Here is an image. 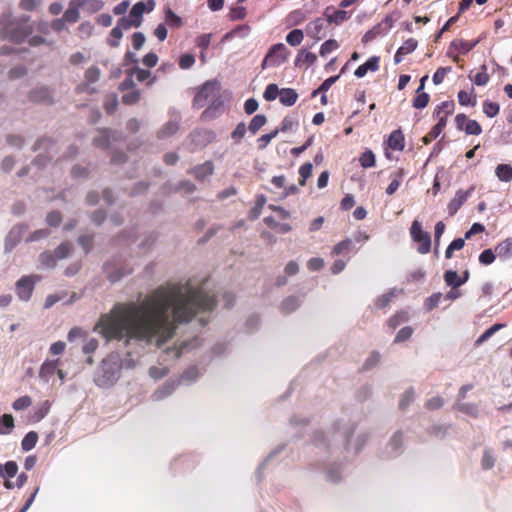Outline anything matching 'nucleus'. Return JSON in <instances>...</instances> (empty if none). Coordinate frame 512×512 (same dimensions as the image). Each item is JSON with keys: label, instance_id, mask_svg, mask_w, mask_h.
<instances>
[{"label": "nucleus", "instance_id": "1", "mask_svg": "<svg viewBox=\"0 0 512 512\" xmlns=\"http://www.w3.org/2000/svg\"><path fill=\"white\" fill-rule=\"evenodd\" d=\"M216 304L212 295L189 284L159 287L140 304L117 303L95 326L107 340L136 339L161 345L175 334L177 323L189 322L197 312L210 311Z\"/></svg>", "mask_w": 512, "mask_h": 512}, {"label": "nucleus", "instance_id": "2", "mask_svg": "<svg viewBox=\"0 0 512 512\" xmlns=\"http://www.w3.org/2000/svg\"><path fill=\"white\" fill-rule=\"evenodd\" d=\"M121 359L117 354H110L103 359L99 371L95 375V383L101 388L113 386L120 377Z\"/></svg>", "mask_w": 512, "mask_h": 512}, {"label": "nucleus", "instance_id": "3", "mask_svg": "<svg viewBox=\"0 0 512 512\" xmlns=\"http://www.w3.org/2000/svg\"><path fill=\"white\" fill-rule=\"evenodd\" d=\"M33 32V27L25 21H12L0 29V40L22 43Z\"/></svg>", "mask_w": 512, "mask_h": 512}, {"label": "nucleus", "instance_id": "4", "mask_svg": "<svg viewBox=\"0 0 512 512\" xmlns=\"http://www.w3.org/2000/svg\"><path fill=\"white\" fill-rule=\"evenodd\" d=\"M289 55L290 52L283 43L274 44L265 55L261 67L262 69L278 67L288 60Z\"/></svg>", "mask_w": 512, "mask_h": 512}, {"label": "nucleus", "instance_id": "5", "mask_svg": "<svg viewBox=\"0 0 512 512\" xmlns=\"http://www.w3.org/2000/svg\"><path fill=\"white\" fill-rule=\"evenodd\" d=\"M410 235L412 240L418 244L417 251L420 254H427L431 249V236L422 229V225L418 220H414L410 227Z\"/></svg>", "mask_w": 512, "mask_h": 512}, {"label": "nucleus", "instance_id": "6", "mask_svg": "<svg viewBox=\"0 0 512 512\" xmlns=\"http://www.w3.org/2000/svg\"><path fill=\"white\" fill-rule=\"evenodd\" d=\"M219 89L220 86L217 81L205 82L197 91L193 99L194 107L198 109L205 107L209 100H212L217 96Z\"/></svg>", "mask_w": 512, "mask_h": 512}, {"label": "nucleus", "instance_id": "7", "mask_svg": "<svg viewBox=\"0 0 512 512\" xmlns=\"http://www.w3.org/2000/svg\"><path fill=\"white\" fill-rule=\"evenodd\" d=\"M38 275H29L21 277L15 285L16 294L22 301H28L34 291L35 284L40 281Z\"/></svg>", "mask_w": 512, "mask_h": 512}, {"label": "nucleus", "instance_id": "8", "mask_svg": "<svg viewBox=\"0 0 512 512\" xmlns=\"http://www.w3.org/2000/svg\"><path fill=\"white\" fill-rule=\"evenodd\" d=\"M326 17H318L315 20L309 22L306 26V33L309 37L313 38L316 41H320L324 37H326V27H327Z\"/></svg>", "mask_w": 512, "mask_h": 512}, {"label": "nucleus", "instance_id": "9", "mask_svg": "<svg viewBox=\"0 0 512 512\" xmlns=\"http://www.w3.org/2000/svg\"><path fill=\"white\" fill-rule=\"evenodd\" d=\"M323 16L326 17L328 24L340 25L350 18V14L343 10H336L333 6H328L323 12Z\"/></svg>", "mask_w": 512, "mask_h": 512}, {"label": "nucleus", "instance_id": "10", "mask_svg": "<svg viewBox=\"0 0 512 512\" xmlns=\"http://www.w3.org/2000/svg\"><path fill=\"white\" fill-rule=\"evenodd\" d=\"M473 190L474 188L471 187L468 190H458L456 192L454 198L449 202L447 207L450 216H453L457 213L461 206L467 201Z\"/></svg>", "mask_w": 512, "mask_h": 512}, {"label": "nucleus", "instance_id": "11", "mask_svg": "<svg viewBox=\"0 0 512 512\" xmlns=\"http://www.w3.org/2000/svg\"><path fill=\"white\" fill-rule=\"evenodd\" d=\"M131 28V23L128 18L122 17L118 20L117 26L114 27L110 32V39H108V44L111 47H117L119 45V40L122 38L123 33L122 29Z\"/></svg>", "mask_w": 512, "mask_h": 512}, {"label": "nucleus", "instance_id": "12", "mask_svg": "<svg viewBox=\"0 0 512 512\" xmlns=\"http://www.w3.org/2000/svg\"><path fill=\"white\" fill-rule=\"evenodd\" d=\"M380 57L372 56L364 64L360 65L354 72L358 78L364 77L368 71L376 72L379 70Z\"/></svg>", "mask_w": 512, "mask_h": 512}, {"label": "nucleus", "instance_id": "13", "mask_svg": "<svg viewBox=\"0 0 512 512\" xmlns=\"http://www.w3.org/2000/svg\"><path fill=\"white\" fill-rule=\"evenodd\" d=\"M387 145L394 151H402L405 147V137L401 129L391 132L387 140Z\"/></svg>", "mask_w": 512, "mask_h": 512}, {"label": "nucleus", "instance_id": "14", "mask_svg": "<svg viewBox=\"0 0 512 512\" xmlns=\"http://www.w3.org/2000/svg\"><path fill=\"white\" fill-rule=\"evenodd\" d=\"M178 382L169 380L166 381L161 387H159L153 394L152 399L154 401H160L170 396L176 389Z\"/></svg>", "mask_w": 512, "mask_h": 512}, {"label": "nucleus", "instance_id": "15", "mask_svg": "<svg viewBox=\"0 0 512 512\" xmlns=\"http://www.w3.org/2000/svg\"><path fill=\"white\" fill-rule=\"evenodd\" d=\"M418 46V42L414 38H409L398 48L395 53L394 60L395 63H400L402 61L403 56L412 53Z\"/></svg>", "mask_w": 512, "mask_h": 512}, {"label": "nucleus", "instance_id": "16", "mask_svg": "<svg viewBox=\"0 0 512 512\" xmlns=\"http://www.w3.org/2000/svg\"><path fill=\"white\" fill-rule=\"evenodd\" d=\"M478 44V41H467L463 39H455L450 43L449 46V54H451L452 50H455L456 52L460 54H466L469 51H471L476 45Z\"/></svg>", "mask_w": 512, "mask_h": 512}, {"label": "nucleus", "instance_id": "17", "mask_svg": "<svg viewBox=\"0 0 512 512\" xmlns=\"http://www.w3.org/2000/svg\"><path fill=\"white\" fill-rule=\"evenodd\" d=\"M497 257L502 260H509L512 258V237H508L499 242L495 247Z\"/></svg>", "mask_w": 512, "mask_h": 512}, {"label": "nucleus", "instance_id": "18", "mask_svg": "<svg viewBox=\"0 0 512 512\" xmlns=\"http://www.w3.org/2000/svg\"><path fill=\"white\" fill-rule=\"evenodd\" d=\"M214 172V165L211 161H206L203 164H200L194 167L190 173L194 175L197 180H204L206 177L212 175Z\"/></svg>", "mask_w": 512, "mask_h": 512}, {"label": "nucleus", "instance_id": "19", "mask_svg": "<svg viewBox=\"0 0 512 512\" xmlns=\"http://www.w3.org/2000/svg\"><path fill=\"white\" fill-rule=\"evenodd\" d=\"M59 365V359L56 360H46L40 367L39 377L48 381L49 378L57 371Z\"/></svg>", "mask_w": 512, "mask_h": 512}, {"label": "nucleus", "instance_id": "20", "mask_svg": "<svg viewBox=\"0 0 512 512\" xmlns=\"http://www.w3.org/2000/svg\"><path fill=\"white\" fill-rule=\"evenodd\" d=\"M145 11V4L143 2H138L136 3L132 9L130 10V14H129V21L131 23V27L134 26V27H138L140 26L141 22H142V15Z\"/></svg>", "mask_w": 512, "mask_h": 512}, {"label": "nucleus", "instance_id": "21", "mask_svg": "<svg viewBox=\"0 0 512 512\" xmlns=\"http://www.w3.org/2000/svg\"><path fill=\"white\" fill-rule=\"evenodd\" d=\"M112 131L109 129H101L99 130V135L93 139V144L95 147L101 149H107L110 146V141L112 137Z\"/></svg>", "mask_w": 512, "mask_h": 512}, {"label": "nucleus", "instance_id": "22", "mask_svg": "<svg viewBox=\"0 0 512 512\" xmlns=\"http://www.w3.org/2000/svg\"><path fill=\"white\" fill-rule=\"evenodd\" d=\"M76 2L80 8L89 14L99 12L104 6L102 0H76Z\"/></svg>", "mask_w": 512, "mask_h": 512}, {"label": "nucleus", "instance_id": "23", "mask_svg": "<svg viewBox=\"0 0 512 512\" xmlns=\"http://www.w3.org/2000/svg\"><path fill=\"white\" fill-rule=\"evenodd\" d=\"M79 9L80 7L78 6L76 0H71L69 2L68 9L64 12L62 18L65 20V22L76 23L80 18Z\"/></svg>", "mask_w": 512, "mask_h": 512}, {"label": "nucleus", "instance_id": "24", "mask_svg": "<svg viewBox=\"0 0 512 512\" xmlns=\"http://www.w3.org/2000/svg\"><path fill=\"white\" fill-rule=\"evenodd\" d=\"M279 99L281 104L285 106H293L298 100V94L292 88H282L280 90Z\"/></svg>", "mask_w": 512, "mask_h": 512}, {"label": "nucleus", "instance_id": "25", "mask_svg": "<svg viewBox=\"0 0 512 512\" xmlns=\"http://www.w3.org/2000/svg\"><path fill=\"white\" fill-rule=\"evenodd\" d=\"M455 103L453 100L444 101L434 109L433 116H442L448 118L454 113Z\"/></svg>", "mask_w": 512, "mask_h": 512}, {"label": "nucleus", "instance_id": "26", "mask_svg": "<svg viewBox=\"0 0 512 512\" xmlns=\"http://www.w3.org/2000/svg\"><path fill=\"white\" fill-rule=\"evenodd\" d=\"M353 248H354L353 241L349 238H346V239L340 241L339 243H337L333 247L331 254L333 256L347 255L353 250Z\"/></svg>", "mask_w": 512, "mask_h": 512}, {"label": "nucleus", "instance_id": "27", "mask_svg": "<svg viewBox=\"0 0 512 512\" xmlns=\"http://www.w3.org/2000/svg\"><path fill=\"white\" fill-rule=\"evenodd\" d=\"M316 61H317L316 54L302 49L299 51V53L296 57L295 66H302V65L311 66Z\"/></svg>", "mask_w": 512, "mask_h": 512}, {"label": "nucleus", "instance_id": "28", "mask_svg": "<svg viewBox=\"0 0 512 512\" xmlns=\"http://www.w3.org/2000/svg\"><path fill=\"white\" fill-rule=\"evenodd\" d=\"M29 98L33 102L51 103V94L47 88H39L30 92Z\"/></svg>", "mask_w": 512, "mask_h": 512}, {"label": "nucleus", "instance_id": "29", "mask_svg": "<svg viewBox=\"0 0 512 512\" xmlns=\"http://www.w3.org/2000/svg\"><path fill=\"white\" fill-rule=\"evenodd\" d=\"M405 175V171L403 168L398 169L393 175H392V181L386 188V193L388 195H393L399 188L403 177Z\"/></svg>", "mask_w": 512, "mask_h": 512}, {"label": "nucleus", "instance_id": "30", "mask_svg": "<svg viewBox=\"0 0 512 512\" xmlns=\"http://www.w3.org/2000/svg\"><path fill=\"white\" fill-rule=\"evenodd\" d=\"M458 101L462 106H475L476 95L474 94V88L472 87L470 91L460 90L458 92Z\"/></svg>", "mask_w": 512, "mask_h": 512}, {"label": "nucleus", "instance_id": "31", "mask_svg": "<svg viewBox=\"0 0 512 512\" xmlns=\"http://www.w3.org/2000/svg\"><path fill=\"white\" fill-rule=\"evenodd\" d=\"M14 428V418L11 414L0 416V435L10 434Z\"/></svg>", "mask_w": 512, "mask_h": 512}, {"label": "nucleus", "instance_id": "32", "mask_svg": "<svg viewBox=\"0 0 512 512\" xmlns=\"http://www.w3.org/2000/svg\"><path fill=\"white\" fill-rule=\"evenodd\" d=\"M410 316L407 311H399L395 313L392 317L388 320V326L391 329H396L400 324L407 322L409 320Z\"/></svg>", "mask_w": 512, "mask_h": 512}, {"label": "nucleus", "instance_id": "33", "mask_svg": "<svg viewBox=\"0 0 512 512\" xmlns=\"http://www.w3.org/2000/svg\"><path fill=\"white\" fill-rule=\"evenodd\" d=\"M18 472V465L15 461H8L0 465V476L3 478H13Z\"/></svg>", "mask_w": 512, "mask_h": 512}, {"label": "nucleus", "instance_id": "34", "mask_svg": "<svg viewBox=\"0 0 512 512\" xmlns=\"http://www.w3.org/2000/svg\"><path fill=\"white\" fill-rule=\"evenodd\" d=\"M38 441V434L35 431L28 432L21 442V448L23 451L27 452L32 450Z\"/></svg>", "mask_w": 512, "mask_h": 512}, {"label": "nucleus", "instance_id": "35", "mask_svg": "<svg viewBox=\"0 0 512 512\" xmlns=\"http://www.w3.org/2000/svg\"><path fill=\"white\" fill-rule=\"evenodd\" d=\"M496 175L503 182L512 180V167L509 164H499L496 167Z\"/></svg>", "mask_w": 512, "mask_h": 512}, {"label": "nucleus", "instance_id": "36", "mask_svg": "<svg viewBox=\"0 0 512 512\" xmlns=\"http://www.w3.org/2000/svg\"><path fill=\"white\" fill-rule=\"evenodd\" d=\"M414 399L415 391L412 387H410L401 395L399 401V409L402 411L406 410L409 407V405L414 401Z\"/></svg>", "mask_w": 512, "mask_h": 512}, {"label": "nucleus", "instance_id": "37", "mask_svg": "<svg viewBox=\"0 0 512 512\" xmlns=\"http://www.w3.org/2000/svg\"><path fill=\"white\" fill-rule=\"evenodd\" d=\"M267 119L266 116L263 114L255 115L249 124V131L252 134H256L266 123Z\"/></svg>", "mask_w": 512, "mask_h": 512}, {"label": "nucleus", "instance_id": "38", "mask_svg": "<svg viewBox=\"0 0 512 512\" xmlns=\"http://www.w3.org/2000/svg\"><path fill=\"white\" fill-rule=\"evenodd\" d=\"M416 94L417 95L413 99L412 106L415 109H423V108H425L428 105L429 101H430L429 94L424 92V91L416 92Z\"/></svg>", "mask_w": 512, "mask_h": 512}, {"label": "nucleus", "instance_id": "39", "mask_svg": "<svg viewBox=\"0 0 512 512\" xmlns=\"http://www.w3.org/2000/svg\"><path fill=\"white\" fill-rule=\"evenodd\" d=\"M304 34L300 29L290 31L286 36V41L291 46H298L303 41Z\"/></svg>", "mask_w": 512, "mask_h": 512}, {"label": "nucleus", "instance_id": "40", "mask_svg": "<svg viewBox=\"0 0 512 512\" xmlns=\"http://www.w3.org/2000/svg\"><path fill=\"white\" fill-rule=\"evenodd\" d=\"M465 245V237L464 238H457L453 240L445 251V258L451 259L453 256V252L456 250H461Z\"/></svg>", "mask_w": 512, "mask_h": 512}, {"label": "nucleus", "instance_id": "41", "mask_svg": "<svg viewBox=\"0 0 512 512\" xmlns=\"http://www.w3.org/2000/svg\"><path fill=\"white\" fill-rule=\"evenodd\" d=\"M312 169H313V166L310 162L304 163L303 165L300 166V168H299V176H300L299 185H301V186L306 185L307 179L312 174Z\"/></svg>", "mask_w": 512, "mask_h": 512}, {"label": "nucleus", "instance_id": "42", "mask_svg": "<svg viewBox=\"0 0 512 512\" xmlns=\"http://www.w3.org/2000/svg\"><path fill=\"white\" fill-rule=\"evenodd\" d=\"M460 277L454 270H447L444 273V281L445 283L450 286L451 288H458L460 287L459 284Z\"/></svg>", "mask_w": 512, "mask_h": 512}, {"label": "nucleus", "instance_id": "43", "mask_svg": "<svg viewBox=\"0 0 512 512\" xmlns=\"http://www.w3.org/2000/svg\"><path fill=\"white\" fill-rule=\"evenodd\" d=\"M118 99L115 94L107 95L104 101V109L107 114H113L117 110Z\"/></svg>", "mask_w": 512, "mask_h": 512}, {"label": "nucleus", "instance_id": "44", "mask_svg": "<svg viewBox=\"0 0 512 512\" xmlns=\"http://www.w3.org/2000/svg\"><path fill=\"white\" fill-rule=\"evenodd\" d=\"M360 165L363 168H370L375 165V155L371 150H367L361 154L359 158Z\"/></svg>", "mask_w": 512, "mask_h": 512}, {"label": "nucleus", "instance_id": "45", "mask_svg": "<svg viewBox=\"0 0 512 512\" xmlns=\"http://www.w3.org/2000/svg\"><path fill=\"white\" fill-rule=\"evenodd\" d=\"M339 48V43L335 39L326 40L320 47V55L325 57L332 51Z\"/></svg>", "mask_w": 512, "mask_h": 512}, {"label": "nucleus", "instance_id": "46", "mask_svg": "<svg viewBox=\"0 0 512 512\" xmlns=\"http://www.w3.org/2000/svg\"><path fill=\"white\" fill-rule=\"evenodd\" d=\"M280 90L276 84H269L263 93V98L266 101H274L279 96Z\"/></svg>", "mask_w": 512, "mask_h": 512}, {"label": "nucleus", "instance_id": "47", "mask_svg": "<svg viewBox=\"0 0 512 512\" xmlns=\"http://www.w3.org/2000/svg\"><path fill=\"white\" fill-rule=\"evenodd\" d=\"M413 332H414V330L410 326H405V327L401 328L395 336L394 343L405 342L406 340L411 338V336L413 335Z\"/></svg>", "mask_w": 512, "mask_h": 512}, {"label": "nucleus", "instance_id": "48", "mask_svg": "<svg viewBox=\"0 0 512 512\" xmlns=\"http://www.w3.org/2000/svg\"><path fill=\"white\" fill-rule=\"evenodd\" d=\"M496 257L497 255L495 251L492 249H485L479 255V262L482 265H490L495 261Z\"/></svg>", "mask_w": 512, "mask_h": 512}, {"label": "nucleus", "instance_id": "49", "mask_svg": "<svg viewBox=\"0 0 512 512\" xmlns=\"http://www.w3.org/2000/svg\"><path fill=\"white\" fill-rule=\"evenodd\" d=\"M100 75L99 68L97 66H91L85 71L84 78L86 82L93 84L99 80Z\"/></svg>", "mask_w": 512, "mask_h": 512}, {"label": "nucleus", "instance_id": "50", "mask_svg": "<svg viewBox=\"0 0 512 512\" xmlns=\"http://www.w3.org/2000/svg\"><path fill=\"white\" fill-rule=\"evenodd\" d=\"M500 107L495 102L488 100L483 103V112L490 118L495 117L499 113Z\"/></svg>", "mask_w": 512, "mask_h": 512}, {"label": "nucleus", "instance_id": "51", "mask_svg": "<svg viewBox=\"0 0 512 512\" xmlns=\"http://www.w3.org/2000/svg\"><path fill=\"white\" fill-rule=\"evenodd\" d=\"M72 250V245L69 242H64L60 244L54 251V254L57 259L66 258Z\"/></svg>", "mask_w": 512, "mask_h": 512}, {"label": "nucleus", "instance_id": "52", "mask_svg": "<svg viewBox=\"0 0 512 512\" xmlns=\"http://www.w3.org/2000/svg\"><path fill=\"white\" fill-rule=\"evenodd\" d=\"M141 98V92L139 90H133L122 96V102L125 105L136 104Z\"/></svg>", "mask_w": 512, "mask_h": 512}, {"label": "nucleus", "instance_id": "53", "mask_svg": "<svg viewBox=\"0 0 512 512\" xmlns=\"http://www.w3.org/2000/svg\"><path fill=\"white\" fill-rule=\"evenodd\" d=\"M247 128L244 122H240L231 133V138L235 143H240L246 134Z\"/></svg>", "mask_w": 512, "mask_h": 512}, {"label": "nucleus", "instance_id": "54", "mask_svg": "<svg viewBox=\"0 0 512 512\" xmlns=\"http://www.w3.org/2000/svg\"><path fill=\"white\" fill-rule=\"evenodd\" d=\"M165 22L170 27L178 28L182 25L181 18L170 9L166 12Z\"/></svg>", "mask_w": 512, "mask_h": 512}, {"label": "nucleus", "instance_id": "55", "mask_svg": "<svg viewBox=\"0 0 512 512\" xmlns=\"http://www.w3.org/2000/svg\"><path fill=\"white\" fill-rule=\"evenodd\" d=\"M168 373H169V369L167 367L152 366L149 369L150 377L155 380H159V379L167 376Z\"/></svg>", "mask_w": 512, "mask_h": 512}, {"label": "nucleus", "instance_id": "56", "mask_svg": "<svg viewBox=\"0 0 512 512\" xmlns=\"http://www.w3.org/2000/svg\"><path fill=\"white\" fill-rule=\"evenodd\" d=\"M77 30H78V34H79L80 38L84 39V38H88L92 35L94 27L90 22L86 21V22H82L78 26Z\"/></svg>", "mask_w": 512, "mask_h": 512}, {"label": "nucleus", "instance_id": "57", "mask_svg": "<svg viewBox=\"0 0 512 512\" xmlns=\"http://www.w3.org/2000/svg\"><path fill=\"white\" fill-rule=\"evenodd\" d=\"M299 306V301L296 297H288L282 302V310L286 313L294 311Z\"/></svg>", "mask_w": 512, "mask_h": 512}, {"label": "nucleus", "instance_id": "58", "mask_svg": "<svg viewBox=\"0 0 512 512\" xmlns=\"http://www.w3.org/2000/svg\"><path fill=\"white\" fill-rule=\"evenodd\" d=\"M464 131L468 135H480L482 133V127L476 120H471L465 125Z\"/></svg>", "mask_w": 512, "mask_h": 512}, {"label": "nucleus", "instance_id": "59", "mask_svg": "<svg viewBox=\"0 0 512 512\" xmlns=\"http://www.w3.org/2000/svg\"><path fill=\"white\" fill-rule=\"evenodd\" d=\"M178 130V124L175 122H168L159 132V137H169L175 134Z\"/></svg>", "mask_w": 512, "mask_h": 512}, {"label": "nucleus", "instance_id": "60", "mask_svg": "<svg viewBox=\"0 0 512 512\" xmlns=\"http://www.w3.org/2000/svg\"><path fill=\"white\" fill-rule=\"evenodd\" d=\"M32 403V400L29 396L25 395V396H22V397H19L18 399H16L13 404H12V407L19 411V410H24L26 408H28Z\"/></svg>", "mask_w": 512, "mask_h": 512}, {"label": "nucleus", "instance_id": "61", "mask_svg": "<svg viewBox=\"0 0 512 512\" xmlns=\"http://www.w3.org/2000/svg\"><path fill=\"white\" fill-rule=\"evenodd\" d=\"M56 256L55 254L51 253V252H43L41 255H40V261L42 263L43 266L45 267H48V268H52L56 265Z\"/></svg>", "mask_w": 512, "mask_h": 512}, {"label": "nucleus", "instance_id": "62", "mask_svg": "<svg viewBox=\"0 0 512 512\" xmlns=\"http://www.w3.org/2000/svg\"><path fill=\"white\" fill-rule=\"evenodd\" d=\"M451 71V67H440L436 70V72L434 73L433 77H432V80H433V83L435 85H439L441 84L447 73Z\"/></svg>", "mask_w": 512, "mask_h": 512}, {"label": "nucleus", "instance_id": "63", "mask_svg": "<svg viewBox=\"0 0 512 512\" xmlns=\"http://www.w3.org/2000/svg\"><path fill=\"white\" fill-rule=\"evenodd\" d=\"M495 464V458L491 454L490 450H485L481 460V466L484 470L491 469Z\"/></svg>", "mask_w": 512, "mask_h": 512}, {"label": "nucleus", "instance_id": "64", "mask_svg": "<svg viewBox=\"0 0 512 512\" xmlns=\"http://www.w3.org/2000/svg\"><path fill=\"white\" fill-rule=\"evenodd\" d=\"M195 63V57L192 54H184L179 58V67L181 69H189Z\"/></svg>", "mask_w": 512, "mask_h": 512}]
</instances>
